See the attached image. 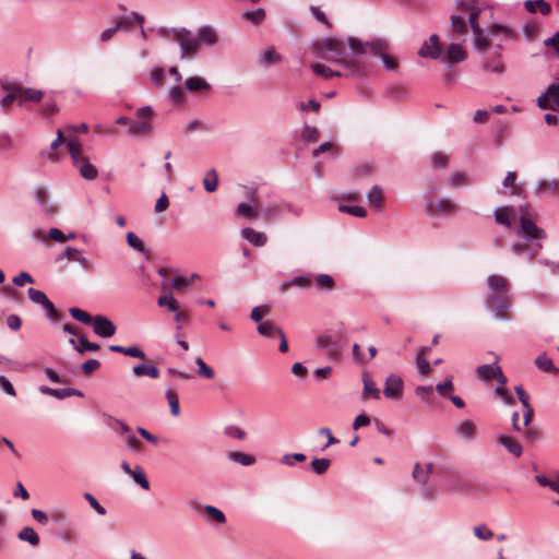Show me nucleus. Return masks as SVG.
Segmentation results:
<instances>
[{"label": "nucleus", "mask_w": 559, "mask_h": 559, "mask_svg": "<svg viewBox=\"0 0 559 559\" xmlns=\"http://www.w3.org/2000/svg\"><path fill=\"white\" fill-rule=\"evenodd\" d=\"M428 350H429L428 347H423V348H420L419 353L417 354L416 367H417V370H418L419 374H428V373H430L429 362L425 358V356L427 355Z\"/></svg>", "instance_id": "obj_38"}, {"label": "nucleus", "mask_w": 559, "mask_h": 559, "mask_svg": "<svg viewBox=\"0 0 559 559\" xmlns=\"http://www.w3.org/2000/svg\"><path fill=\"white\" fill-rule=\"evenodd\" d=\"M313 51L320 59L332 63L342 64L349 75L361 76L367 73V69L355 60L348 58L343 41L333 38H325L318 41Z\"/></svg>", "instance_id": "obj_2"}, {"label": "nucleus", "mask_w": 559, "mask_h": 559, "mask_svg": "<svg viewBox=\"0 0 559 559\" xmlns=\"http://www.w3.org/2000/svg\"><path fill=\"white\" fill-rule=\"evenodd\" d=\"M484 70L491 73H502L504 71L503 62L500 59L488 60L484 63Z\"/></svg>", "instance_id": "obj_62"}, {"label": "nucleus", "mask_w": 559, "mask_h": 559, "mask_svg": "<svg viewBox=\"0 0 559 559\" xmlns=\"http://www.w3.org/2000/svg\"><path fill=\"white\" fill-rule=\"evenodd\" d=\"M165 395L168 401L171 415L178 416L180 414V406L177 394L173 390H167Z\"/></svg>", "instance_id": "obj_54"}, {"label": "nucleus", "mask_w": 559, "mask_h": 559, "mask_svg": "<svg viewBox=\"0 0 559 559\" xmlns=\"http://www.w3.org/2000/svg\"><path fill=\"white\" fill-rule=\"evenodd\" d=\"M197 39L206 46H214L218 41V36L212 26L204 25L198 29Z\"/></svg>", "instance_id": "obj_21"}, {"label": "nucleus", "mask_w": 559, "mask_h": 559, "mask_svg": "<svg viewBox=\"0 0 559 559\" xmlns=\"http://www.w3.org/2000/svg\"><path fill=\"white\" fill-rule=\"evenodd\" d=\"M210 87V84L200 76H190L185 81V88L189 92L207 91Z\"/></svg>", "instance_id": "obj_31"}, {"label": "nucleus", "mask_w": 559, "mask_h": 559, "mask_svg": "<svg viewBox=\"0 0 559 559\" xmlns=\"http://www.w3.org/2000/svg\"><path fill=\"white\" fill-rule=\"evenodd\" d=\"M415 393L427 404H431V396L433 393V388L431 385H419L415 389Z\"/></svg>", "instance_id": "obj_59"}, {"label": "nucleus", "mask_w": 559, "mask_h": 559, "mask_svg": "<svg viewBox=\"0 0 559 559\" xmlns=\"http://www.w3.org/2000/svg\"><path fill=\"white\" fill-rule=\"evenodd\" d=\"M241 236L254 247H263L267 241L264 233L257 231L249 227L241 230Z\"/></svg>", "instance_id": "obj_22"}, {"label": "nucleus", "mask_w": 559, "mask_h": 559, "mask_svg": "<svg viewBox=\"0 0 559 559\" xmlns=\"http://www.w3.org/2000/svg\"><path fill=\"white\" fill-rule=\"evenodd\" d=\"M157 305L167 308L174 314L180 311L179 304L171 293L163 292L157 298Z\"/></svg>", "instance_id": "obj_28"}, {"label": "nucleus", "mask_w": 559, "mask_h": 559, "mask_svg": "<svg viewBox=\"0 0 559 559\" xmlns=\"http://www.w3.org/2000/svg\"><path fill=\"white\" fill-rule=\"evenodd\" d=\"M524 8L530 13H536L538 10L543 15H548L551 12V5L546 0H526Z\"/></svg>", "instance_id": "obj_25"}, {"label": "nucleus", "mask_w": 559, "mask_h": 559, "mask_svg": "<svg viewBox=\"0 0 559 559\" xmlns=\"http://www.w3.org/2000/svg\"><path fill=\"white\" fill-rule=\"evenodd\" d=\"M126 238H127V242H128V245H129L132 249H134V250H136L138 252H141V253H143V252L145 251V246H144V243L142 242V240H141V239H139V238L135 236V234H134V233L129 231V233L127 234V237H126Z\"/></svg>", "instance_id": "obj_61"}, {"label": "nucleus", "mask_w": 559, "mask_h": 559, "mask_svg": "<svg viewBox=\"0 0 559 559\" xmlns=\"http://www.w3.org/2000/svg\"><path fill=\"white\" fill-rule=\"evenodd\" d=\"M15 92L19 94L20 96V102H23V100H26V102H40L43 96H44V92L43 91H39V90H34V88H29V87H15Z\"/></svg>", "instance_id": "obj_27"}, {"label": "nucleus", "mask_w": 559, "mask_h": 559, "mask_svg": "<svg viewBox=\"0 0 559 559\" xmlns=\"http://www.w3.org/2000/svg\"><path fill=\"white\" fill-rule=\"evenodd\" d=\"M39 391L43 394L53 396V397H56L58 400H63L66 397L72 396V393H73V392H70V388L52 389V388H49L47 385H40L39 386Z\"/></svg>", "instance_id": "obj_40"}, {"label": "nucleus", "mask_w": 559, "mask_h": 559, "mask_svg": "<svg viewBox=\"0 0 559 559\" xmlns=\"http://www.w3.org/2000/svg\"><path fill=\"white\" fill-rule=\"evenodd\" d=\"M69 312L72 316V318H74L75 320H78L84 324H91L93 322L94 317H92L91 314H88L87 312H85L82 309L70 308Z\"/></svg>", "instance_id": "obj_57"}, {"label": "nucleus", "mask_w": 559, "mask_h": 559, "mask_svg": "<svg viewBox=\"0 0 559 559\" xmlns=\"http://www.w3.org/2000/svg\"><path fill=\"white\" fill-rule=\"evenodd\" d=\"M455 431L462 440L473 441L476 438L477 428L472 420L466 419L456 425Z\"/></svg>", "instance_id": "obj_19"}, {"label": "nucleus", "mask_w": 559, "mask_h": 559, "mask_svg": "<svg viewBox=\"0 0 559 559\" xmlns=\"http://www.w3.org/2000/svg\"><path fill=\"white\" fill-rule=\"evenodd\" d=\"M537 106L540 109L559 111V84H550L537 98Z\"/></svg>", "instance_id": "obj_8"}, {"label": "nucleus", "mask_w": 559, "mask_h": 559, "mask_svg": "<svg viewBox=\"0 0 559 559\" xmlns=\"http://www.w3.org/2000/svg\"><path fill=\"white\" fill-rule=\"evenodd\" d=\"M130 476L133 479V481L141 488H143L144 490L150 489V481L141 466L136 465L131 472Z\"/></svg>", "instance_id": "obj_37"}, {"label": "nucleus", "mask_w": 559, "mask_h": 559, "mask_svg": "<svg viewBox=\"0 0 559 559\" xmlns=\"http://www.w3.org/2000/svg\"><path fill=\"white\" fill-rule=\"evenodd\" d=\"M503 188H511L510 195H520L521 189L516 186V173L515 171H508L503 181H502Z\"/></svg>", "instance_id": "obj_44"}, {"label": "nucleus", "mask_w": 559, "mask_h": 559, "mask_svg": "<svg viewBox=\"0 0 559 559\" xmlns=\"http://www.w3.org/2000/svg\"><path fill=\"white\" fill-rule=\"evenodd\" d=\"M195 365L199 368L198 369L199 376H201L205 379H213L215 377L213 369L211 367H209L202 358H197Z\"/></svg>", "instance_id": "obj_58"}, {"label": "nucleus", "mask_w": 559, "mask_h": 559, "mask_svg": "<svg viewBox=\"0 0 559 559\" xmlns=\"http://www.w3.org/2000/svg\"><path fill=\"white\" fill-rule=\"evenodd\" d=\"M33 197L44 214L53 215L57 213V206L51 201L49 191L46 187L36 186L33 190Z\"/></svg>", "instance_id": "obj_10"}, {"label": "nucleus", "mask_w": 559, "mask_h": 559, "mask_svg": "<svg viewBox=\"0 0 559 559\" xmlns=\"http://www.w3.org/2000/svg\"><path fill=\"white\" fill-rule=\"evenodd\" d=\"M474 47L479 52L486 51L489 47V39L484 36L481 28L479 33H474Z\"/></svg>", "instance_id": "obj_53"}, {"label": "nucleus", "mask_w": 559, "mask_h": 559, "mask_svg": "<svg viewBox=\"0 0 559 559\" xmlns=\"http://www.w3.org/2000/svg\"><path fill=\"white\" fill-rule=\"evenodd\" d=\"M69 343L74 347L79 353L83 352H96L99 349V345L97 343L90 342L84 335L79 337V345H76L74 338H70Z\"/></svg>", "instance_id": "obj_35"}, {"label": "nucleus", "mask_w": 559, "mask_h": 559, "mask_svg": "<svg viewBox=\"0 0 559 559\" xmlns=\"http://www.w3.org/2000/svg\"><path fill=\"white\" fill-rule=\"evenodd\" d=\"M543 245L540 241H526L522 240L511 245L510 250L516 257H523L527 263H532L538 255Z\"/></svg>", "instance_id": "obj_6"}, {"label": "nucleus", "mask_w": 559, "mask_h": 559, "mask_svg": "<svg viewBox=\"0 0 559 559\" xmlns=\"http://www.w3.org/2000/svg\"><path fill=\"white\" fill-rule=\"evenodd\" d=\"M330 465H331V461L325 457H321V459L316 457L311 461V469L317 475L324 474L329 469Z\"/></svg>", "instance_id": "obj_49"}, {"label": "nucleus", "mask_w": 559, "mask_h": 559, "mask_svg": "<svg viewBox=\"0 0 559 559\" xmlns=\"http://www.w3.org/2000/svg\"><path fill=\"white\" fill-rule=\"evenodd\" d=\"M228 457L243 466H250L255 462L254 456L238 451L230 452Z\"/></svg>", "instance_id": "obj_48"}, {"label": "nucleus", "mask_w": 559, "mask_h": 559, "mask_svg": "<svg viewBox=\"0 0 559 559\" xmlns=\"http://www.w3.org/2000/svg\"><path fill=\"white\" fill-rule=\"evenodd\" d=\"M546 191L559 197V181L557 179H539L536 183V194L542 195Z\"/></svg>", "instance_id": "obj_24"}, {"label": "nucleus", "mask_w": 559, "mask_h": 559, "mask_svg": "<svg viewBox=\"0 0 559 559\" xmlns=\"http://www.w3.org/2000/svg\"><path fill=\"white\" fill-rule=\"evenodd\" d=\"M132 372L136 377L146 376L152 379H157L159 377L158 368L153 364H140L133 367Z\"/></svg>", "instance_id": "obj_26"}, {"label": "nucleus", "mask_w": 559, "mask_h": 559, "mask_svg": "<svg viewBox=\"0 0 559 559\" xmlns=\"http://www.w3.org/2000/svg\"><path fill=\"white\" fill-rule=\"evenodd\" d=\"M403 379L395 373H391L384 381L383 394L386 399L399 400L403 394Z\"/></svg>", "instance_id": "obj_11"}, {"label": "nucleus", "mask_w": 559, "mask_h": 559, "mask_svg": "<svg viewBox=\"0 0 559 559\" xmlns=\"http://www.w3.org/2000/svg\"><path fill=\"white\" fill-rule=\"evenodd\" d=\"M340 212L350 214L356 217H365L367 215V211L365 207L360 205H340Z\"/></svg>", "instance_id": "obj_56"}, {"label": "nucleus", "mask_w": 559, "mask_h": 559, "mask_svg": "<svg viewBox=\"0 0 559 559\" xmlns=\"http://www.w3.org/2000/svg\"><path fill=\"white\" fill-rule=\"evenodd\" d=\"M57 261L67 260L68 262H76L85 273H90L94 270V262L84 255L83 250L75 247H66L56 258Z\"/></svg>", "instance_id": "obj_5"}, {"label": "nucleus", "mask_w": 559, "mask_h": 559, "mask_svg": "<svg viewBox=\"0 0 559 559\" xmlns=\"http://www.w3.org/2000/svg\"><path fill=\"white\" fill-rule=\"evenodd\" d=\"M153 132V124L139 123L132 119L129 135L140 136L148 135Z\"/></svg>", "instance_id": "obj_42"}, {"label": "nucleus", "mask_w": 559, "mask_h": 559, "mask_svg": "<svg viewBox=\"0 0 559 559\" xmlns=\"http://www.w3.org/2000/svg\"><path fill=\"white\" fill-rule=\"evenodd\" d=\"M203 186L206 192H214L218 186V175L215 169H210L203 178Z\"/></svg>", "instance_id": "obj_43"}, {"label": "nucleus", "mask_w": 559, "mask_h": 559, "mask_svg": "<svg viewBox=\"0 0 559 559\" xmlns=\"http://www.w3.org/2000/svg\"><path fill=\"white\" fill-rule=\"evenodd\" d=\"M520 211V233L524 235V239L526 241H540L546 238V233L544 229L539 228L534 219L532 214L528 212L527 206H521Z\"/></svg>", "instance_id": "obj_4"}, {"label": "nucleus", "mask_w": 559, "mask_h": 559, "mask_svg": "<svg viewBox=\"0 0 559 559\" xmlns=\"http://www.w3.org/2000/svg\"><path fill=\"white\" fill-rule=\"evenodd\" d=\"M490 36L502 35L504 38L515 39L516 33L507 25L493 24L489 29Z\"/></svg>", "instance_id": "obj_41"}, {"label": "nucleus", "mask_w": 559, "mask_h": 559, "mask_svg": "<svg viewBox=\"0 0 559 559\" xmlns=\"http://www.w3.org/2000/svg\"><path fill=\"white\" fill-rule=\"evenodd\" d=\"M69 154L72 158L73 165L79 170L82 178L85 180H94L98 176L97 168L90 163L83 155L82 144L76 138H70L67 141Z\"/></svg>", "instance_id": "obj_3"}, {"label": "nucleus", "mask_w": 559, "mask_h": 559, "mask_svg": "<svg viewBox=\"0 0 559 559\" xmlns=\"http://www.w3.org/2000/svg\"><path fill=\"white\" fill-rule=\"evenodd\" d=\"M168 285L173 289L185 290L192 285V282L186 276H175L169 281Z\"/></svg>", "instance_id": "obj_51"}, {"label": "nucleus", "mask_w": 559, "mask_h": 559, "mask_svg": "<svg viewBox=\"0 0 559 559\" xmlns=\"http://www.w3.org/2000/svg\"><path fill=\"white\" fill-rule=\"evenodd\" d=\"M283 214H284V201L270 203L263 209V215L269 218H272V219L278 218Z\"/></svg>", "instance_id": "obj_39"}, {"label": "nucleus", "mask_w": 559, "mask_h": 559, "mask_svg": "<svg viewBox=\"0 0 559 559\" xmlns=\"http://www.w3.org/2000/svg\"><path fill=\"white\" fill-rule=\"evenodd\" d=\"M311 69H312V71L316 74L321 75V76H323L325 79H330V78H333V76H342L341 72L334 71V70H332L331 68L326 67L323 63H313L311 66Z\"/></svg>", "instance_id": "obj_45"}, {"label": "nucleus", "mask_w": 559, "mask_h": 559, "mask_svg": "<svg viewBox=\"0 0 559 559\" xmlns=\"http://www.w3.org/2000/svg\"><path fill=\"white\" fill-rule=\"evenodd\" d=\"M497 442L514 457L519 459L522 456L523 445L515 438L500 433L497 436Z\"/></svg>", "instance_id": "obj_18"}, {"label": "nucleus", "mask_w": 559, "mask_h": 559, "mask_svg": "<svg viewBox=\"0 0 559 559\" xmlns=\"http://www.w3.org/2000/svg\"><path fill=\"white\" fill-rule=\"evenodd\" d=\"M449 155L444 154V153H441V152H436L431 155V167L436 170L438 169H444L447 168L448 164H449Z\"/></svg>", "instance_id": "obj_47"}, {"label": "nucleus", "mask_w": 559, "mask_h": 559, "mask_svg": "<svg viewBox=\"0 0 559 559\" xmlns=\"http://www.w3.org/2000/svg\"><path fill=\"white\" fill-rule=\"evenodd\" d=\"M465 49L459 44H450L444 53L439 58L449 68L466 59Z\"/></svg>", "instance_id": "obj_12"}, {"label": "nucleus", "mask_w": 559, "mask_h": 559, "mask_svg": "<svg viewBox=\"0 0 559 559\" xmlns=\"http://www.w3.org/2000/svg\"><path fill=\"white\" fill-rule=\"evenodd\" d=\"M451 27L455 34H466L467 25L465 23L464 16L453 14L451 16Z\"/></svg>", "instance_id": "obj_50"}, {"label": "nucleus", "mask_w": 559, "mask_h": 559, "mask_svg": "<svg viewBox=\"0 0 559 559\" xmlns=\"http://www.w3.org/2000/svg\"><path fill=\"white\" fill-rule=\"evenodd\" d=\"M93 331L100 337H110L116 333V325L106 317L95 316L93 319Z\"/></svg>", "instance_id": "obj_14"}, {"label": "nucleus", "mask_w": 559, "mask_h": 559, "mask_svg": "<svg viewBox=\"0 0 559 559\" xmlns=\"http://www.w3.org/2000/svg\"><path fill=\"white\" fill-rule=\"evenodd\" d=\"M473 531L474 535L480 540H489L493 537V532L485 524L475 526Z\"/></svg>", "instance_id": "obj_60"}, {"label": "nucleus", "mask_w": 559, "mask_h": 559, "mask_svg": "<svg viewBox=\"0 0 559 559\" xmlns=\"http://www.w3.org/2000/svg\"><path fill=\"white\" fill-rule=\"evenodd\" d=\"M265 16V12L262 8H258L255 10L246 11L243 13V19L252 22L258 23L261 22Z\"/></svg>", "instance_id": "obj_64"}, {"label": "nucleus", "mask_w": 559, "mask_h": 559, "mask_svg": "<svg viewBox=\"0 0 559 559\" xmlns=\"http://www.w3.org/2000/svg\"><path fill=\"white\" fill-rule=\"evenodd\" d=\"M367 200L372 206H381L383 201V192L379 186H373L367 194Z\"/></svg>", "instance_id": "obj_46"}, {"label": "nucleus", "mask_w": 559, "mask_h": 559, "mask_svg": "<svg viewBox=\"0 0 559 559\" xmlns=\"http://www.w3.org/2000/svg\"><path fill=\"white\" fill-rule=\"evenodd\" d=\"M534 364L535 367L543 372H548L552 374H557L559 372V369L555 366L552 359L549 358L546 353L539 354L535 358Z\"/></svg>", "instance_id": "obj_23"}, {"label": "nucleus", "mask_w": 559, "mask_h": 559, "mask_svg": "<svg viewBox=\"0 0 559 559\" xmlns=\"http://www.w3.org/2000/svg\"><path fill=\"white\" fill-rule=\"evenodd\" d=\"M258 332L264 337L272 338L275 335H282L283 330L270 321L261 322L258 325Z\"/></svg>", "instance_id": "obj_36"}, {"label": "nucleus", "mask_w": 559, "mask_h": 559, "mask_svg": "<svg viewBox=\"0 0 559 559\" xmlns=\"http://www.w3.org/2000/svg\"><path fill=\"white\" fill-rule=\"evenodd\" d=\"M493 217L497 224L511 227L518 217V211L511 205L499 206L495 210Z\"/></svg>", "instance_id": "obj_15"}, {"label": "nucleus", "mask_w": 559, "mask_h": 559, "mask_svg": "<svg viewBox=\"0 0 559 559\" xmlns=\"http://www.w3.org/2000/svg\"><path fill=\"white\" fill-rule=\"evenodd\" d=\"M456 210V205L448 198L429 200L425 205V211L429 216H450Z\"/></svg>", "instance_id": "obj_7"}, {"label": "nucleus", "mask_w": 559, "mask_h": 559, "mask_svg": "<svg viewBox=\"0 0 559 559\" xmlns=\"http://www.w3.org/2000/svg\"><path fill=\"white\" fill-rule=\"evenodd\" d=\"M497 361H498V357L495 356L493 364L481 365V366L477 367L476 373H477L478 378L484 381H489V380L493 379V376L496 374L497 369L499 368V365L497 364Z\"/></svg>", "instance_id": "obj_30"}, {"label": "nucleus", "mask_w": 559, "mask_h": 559, "mask_svg": "<svg viewBox=\"0 0 559 559\" xmlns=\"http://www.w3.org/2000/svg\"><path fill=\"white\" fill-rule=\"evenodd\" d=\"M317 347L323 350L329 357H337L341 353V346L334 336L324 334L317 340Z\"/></svg>", "instance_id": "obj_16"}, {"label": "nucleus", "mask_w": 559, "mask_h": 559, "mask_svg": "<svg viewBox=\"0 0 559 559\" xmlns=\"http://www.w3.org/2000/svg\"><path fill=\"white\" fill-rule=\"evenodd\" d=\"M362 392L361 396L364 400L368 397H372L374 400H380L381 397V391L378 389L376 382L372 380L369 373L362 374Z\"/></svg>", "instance_id": "obj_20"}, {"label": "nucleus", "mask_w": 559, "mask_h": 559, "mask_svg": "<svg viewBox=\"0 0 559 559\" xmlns=\"http://www.w3.org/2000/svg\"><path fill=\"white\" fill-rule=\"evenodd\" d=\"M514 391L518 395L519 401L522 404V412L524 415V425H531L534 416V409L530 404V395L522 385H516Z\"/></svg>", "instance_id": "obj_17"}, {"label": "nucleus", "mask_w": 559, "mask_h": 559, "mask_svg": "<svg viewBox=\"0 0 559 559\" xmlns=\"http://www.w3.org/2000/svg\"><path fill=\"white\" fill-rule=\"evenodd\" d=\"M237 213L243 217H255L258 215V210L251 204L242 202L238 204Z\"/></svg>", "instance_id": "obj_63"}, {"label": "nucleus", "mask_w": 559, "mask_h": 559, "mask_svg": "<svg viewBox=\"0 0 559 559\" xmlns=\"http://www.w3.org/2000/svg\"><path fill=\"white\" fill-rule=\"evenodd\" d=\"M418 55L423 58H431V59H439L441 57V46H440V39L437 34L430 35L428 40H426L420 49L418 50Z\"/></svg>", "instance_id": "obj_13"}, {"label": "nucleus", "mask_w": 559, "mask_h": 559, "mask_svg": "<svg viewBox=\"0 0 559 559\" xmlns=\"http://www.w3.org/2000/svg\"><path fill=\"white\" fill-rule=\"evenodd\" d=\"M464 11L469 12L468 24H469L473 33H479L481 27L478 25L477 19L481 11L480 8H478L476 4V5H474L473 9H465Z\"/></svg>", "instance_id": "obj_52"}, {"label": "nucleus", "mask_w": 559, "mask_h": 559, "mask_svg": "<svg viewBox=\"0 0 559 559\" xmlns=\"http://www.w3.org/2000/svg\"><path fill=\"white\" fill-rule=\"evenodd\" d=\"M488 294L485 299V307L492 313L496 320L508 321V310L512 305V295L509 281L498 274H491L487 278Z\"/></svg>", "instance_id": "obj_1"}, {"label": "nucleus", "mask_w": 559, "mask_h": 559, "mask_svg": "<svg viewBox=\"0 0 559 559\" xmlns=\"http://www.w3.org/2000/svg\"><path fill=\"white\" fill-rule=\"evenodd\" d=\"M109 350L114 353L124 354L133 358H144L145 353L139 346L124 347L121 345H110Z\"/></svg>", "instance_id": "obj_32"}, {"label": "nucleus", "mask_w": 559, "mask_h": 559, "mask_svg": "<svg viewBox=\"0 0 559 559\" xmlns=\"http://www.w3.org/2000/svg\"><path fill=\"white\" fill-rule=\"evenodd\" d=\"M431 464L420 465L417 463L413 469V478L415 481L425 485L431 473Z\"/></svg>", "instance_id": "obj_33"}, {"label": "nucleus", "mask_w": 559, "mask_h": 559, "mask_svg": "<svg viewBox=\"0 0 559 559\" xmlns=\"http://www.w3.org/2000/svg\"><path fill=\"white\" fill-rule=\"evenodd\" d=\"M17 537L20 540L28 543L33 547L38 546L40 543V537L38 533L31 526L23 527L19 532Z\"/></svg>", "instance_id": "obj_29"}, {"label": "nucleus", "mask_w": 559, "mask_h": 559, "mask_svg": "<svg viewBox=\"0 0 559 559\" xmlns=\"http://www.w3.org/2000/svg\"><path fill=\"white\" fill-rule=\"evenodd\" d=\"M155 111L151 106H143L135 111V121L139 123L153 124Z\"/></svg>", "instance_id": "obj_34"}, {"label": "nucleus", "mask_w": 559, "mask_h": 559, "mask_svg": "<svg viewBox=\"0 0 559 559\" xmlns=\"http://www.w3.org/2000/svg\"><path fill=\"white\" fill-rule=\"evenodd\" d=\"M181 49V58L193 56L199 51V41L191 32L182 29L175 35Z\"/></svg>", "instance_id": "obj_9"}, {"label": "nucleus", "mask_w": 559, "mask_h": 559, "mask_svg": "<svg viewBox=\"0 0 559 559\" xmlns=\"http://www.w3.org/2000/svg\"><path fill=\"white\" fill-rule=\"evenodd\" d=\"M302 139L308 143H313L319 140V130L312 126H304L301 131Z\"/></svg>", "instance_id": "obj_55"}]
</instances>
